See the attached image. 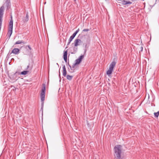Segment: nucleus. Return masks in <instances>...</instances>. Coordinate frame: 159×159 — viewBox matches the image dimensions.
<instances>
[{
	"label": "nucleus",
	"mask_w": 159,
	"mask_h": 159,
	"mask_svg": "<svg viewBox=\"0 0 159 159\" xmlns=\"http://www.w3.org/2000/svg\"><path fill=\"white\" fill-rule=\"evenodd\" d=\"M29 20V13L28 12H26L25 18L23 20L24 22H27Z\"/></svg>",
	"instance_id": "nucleus-13"
},
{
	"label": "nucleus",
	"mask_w": 159,
	"mask_h": 159,
	"mask_svg": "<svg viewBox=\"0 0 159 159\" xmlns=\"http://www.w3.org/2000/svg\"><path fill=\"white\" fill-rule=\"evenodd\" d=\"M45 84H43V88L42 89L41 92H45Z\"/></svg>",
	"instance_id": "nucleus-15"
},
{
	"label": "nucleus",
	"mask_w": 159,
	"mask_h": 159,
	"mask_svg": "<svg viewBox=\"0 0 159 159\" xmlns=\"http://www.w3.org/2000/svg\"><path fill=\"white\" fill-rule=\"evenodd\" d=\"M116 64V62L115 61H113L110 64L109 69L107 71V74L109 76L112 73Z\"/></svg>",
	"instance_id": "nucleus-1"
},
{
	"label": "nucleus",
	"mask_w": 159,
	"mask_h": 159,
	"mask_svg": "<svg viewBox=\"0 0 159 159\" xmlns=\"http://www.w3.org/2000/svg\"><path fill=\"white\" fill-rule=\"evenodd\" d=\"M76 34H74V33L72 35H71V36L72 37H73L74 38V37H75V36H76Z\"/></svg>",
	"instance_id": "nucleus-26"
},
{
	"label": "nucleus",
	"mask_w": 159,
	"mask_h": 159,
	"mask_svg": "<svg viewBox=\"0 0 159 159\" xmlns=\"http://www.w3.org/2000/svg\"><path fill=\"white\" fill-rule=\"evenodd\" d=\"M57 65L59 66V65H58V64L57 63Z\"/></svg>",
	"instance_id": "nucleus-35"
},
{
	"label": "nucleus",
	"mask_w": 159,
	"mask_h": 159,
	"mask_svg": "<svg viewBox=\"0 0 159 159\" xmlns=\"http://www.w3.org/2000/svg\"><path fill=\"white\" fill-rule=\"evenodd\" d=\"M89 30L88 29H84L83 30V32H87Z\"/></svg>",
	"instance_id": "nucleus-22"
},
{
	"label": "nucleus",
	"mask_w": 159,
	"mask_h": 159,
	"mask_svg": "<svg viewBox=\"0 0 159 159\" xmlns=\"http://www.w3.org/2000/svg\"><path fill=\"white\" fill-rule=\"evenodd\" d=\"M84 58V56L83 55L80 56L78 59H76L75 61V62L74 63L76 65L79 64L81 62L82 59Z\"/></svg>",
	"instance_id": "nucleus-3"
},
{
	"label": "nucleus",
	"mask_w": 159,
	"mask_h": 159,
	"mask_svg": "<svg viewBox=\"0 0 159 159\" xmlns=\"http://www.w3.org/2000/svg\"><path fill=\"white\" fill-rule=\"evenodd\" d=\"M159 111L157 112L154 113V115L156 117H158L159 116Z\"/></svg>",
	"instance_id": "nucleus-20"
},
{
	"label": "nucleus",
	"mask_w": 159,
	"mask_h": 159,
	"mask_svg": "<svg viewBox=\"0 0 159 159\" xmlns=\"http://www.w3.org/2000/svg\"><path fill=\"white\" fill-rule=\"evenodd\" d=\"M17 73V72H16V73L14 74L13 75H11L10 76H9V78L11 80H15V79L13 77V76H15V75Z\"/></svg>",
	"instance_id": "nucleus-16"
},
{
	"label": "nucleus",
	"mask_w": 159,
	"mask_h": 159,
	"mask_svg": "<svg viewBox=\"0 0 159 159\" xmlns=\"http://www.w3.org/2000/svg\"><path fill=\"white\" fill-rule=\"evenodd\" d=\"M20 51V49L19 48H15L12 50L11 53H13L15 55L18 54L19 53Z\"/></svg>",
	"instance_id": "nucleus-8"
},
{
	"label": "nucleus",
	"mask_w": 159,
	"mask_h": 159,
	"mask_svg": "<svg viewBox=\"0 0 159 159\" xmlns=\"http://www.w3.org/2000/svg\"><path fill=\"white\" fill-rule=\"evenodd\" d=\"M119 1L121 2H120L119 3H122L123 5H126L128 4H131L132 3V2L129 1H126L125 0H118Z\"/></svg>",
	"instance_id": "nucleus-5"
},
{
	"label": "nucleus",
	"mask_w": 159,
	"mask_h": 159,
	"mask_svg": "<svg viewBox=\"0 0 159 159\" xmlns=\"http://www.w3.org/2000/svg\"><path fill=\"white\" fill-rule=\"evenodd\" d=\"M73 77V76L70 75H67L66 76V78L67 80H70L72 79V78Z\"/></svg>",
	"instance_id": "nucleus-18"
},
{
	"label": "nucleus",
	"mask_w": 159,
	"mask_h": 159,
	"mask_svg": "<svg viewBox=\"0 0 159 159\" xmlns=\"http://www.w3.org/2000/svg\"><path fill=\"white\" fill-rule=\"evenodd\" d=\"M4 6H2L0 8V31L1 30L2 21V17L4 14Z\"/></svg>",
	"instance_id": "nucleus-2"
},
{
	"label": "nucleus",
	"mask_w": 159,
	"mask_h": 159,
	"mask_svg": "<svg viewBox=\"0 0 159 159\" xmlns=\"http://www.w3.org/2000/svg\"><path fill=\"white\" fill-rule=\"evenodd\" d=\"M84 45H85V48H86V47H87V44H84Z\"/></svg>",
	"instance_id": "nucleus-30"
},
{
	"label": "nucleus",
	"mask_w": 159,
	"mask_h": 159,
	"mask_svg": "<svg viewBox=\"0 0 159 159\" xmlns=\"http://www.w3.org/2000/svg\"><path fill=\"white\" fill-rule=\"evenodd\" d=\"M26 43V42L23 40H18L17 41L15 44H20L21 43L25 44Z\"/></svg>",
	"instance_id": "nucleus-12"
},
{
	"label": "nucleus",
	"mask_w": 159,
	"mask_h": 159,
	"mask_svg": "<svg viewBox=\"0 0 159 159\" xmlns=\"http://www.w3.org/2000/svg\"><path fill=\"white\" fill-rule=\"evenodd\" d=\"M79 29H78V30H77L74 33V34H75L76 35V34H77V33L79 32Z\"/></svg>",
	"instance_id": "nucleus-23"
},
{
	"label": "nucleus",
	"mask_w": 159,
	"mask_h": 159,
	"mask_svg": "<svg viewBox=\"0 0 159 159\" xmlns=\"http://www.w3.org/2000/svg\"><path fill=\"white\" fill-rule=\"evenodd\" d=\"M74 50H75V51H76L77 50V48H74Z\"/></svg>",
	"instance_id": "nucleus-29"
},
{
	"label": "nucleus",
	"mask_w": 159,
	"mask_h": 159,
	"mask_svg": "<svg viewBox=\"0 0 159 159\" xmlns=\"http://www.w3.org/2000/svg\"><path fill=\"white\" fill-rule=\"evenodd\" d=\"M29 72L28 70H26V71H23L21 72L20 74L22 75H25L27 74Z\"/></svg>",
	"instance_id": "nucleus-17"
},
{
	"label": "nucleus",
	"mask_w": 159,
	"mask_h": 159,
	"mask_svg": "<svg viewBox=\"0 0 159 159\" xmlns=\"http://www.w3.org/2000/svg\"><path fill=\"white\" fill-rule=\"evenodd\" d=\"M74 1H76V0H74Z\"/></svg>",
	"instance_id": "nucleus-38"
},
{
	"label": "nucleus",
	"mask_w": 159,
	"mask_h": 159,
	"mask_svg": "<svg viewBox=\"0 0 159 159\" xmlns=\"http://www.w3.org/2000/svg\"><path fill=\"white\" fill-rule=\"evenodd\" d=\"M29 65H28L27 66V69H28L29 68Z\"/></svg>",
	"instance_id": "nucleus-31"
},
{
	"label": "nucleus",
	"mask_w": 159,
	"mask_h": 159,
	"mask_svg": "<svg viewBox=\"0 0 159 159\" xmlns=\"http://www.w3.org/2000/svg\"><path fill=\"white\" fill-rule=\"evenodd\" d=\"M45 92H41V99L42 102H43L42 105L43 104V101L45 100Z\"/></svg>",
	"instance_id": "nucleus-7"
},
{
	"label": "nucleus",
	"mask_w": 159,
	"mask_h": 159,
	"mask_svg": "<svg viewBox=\"0 0 159 159\" xmlns=\"http://www.w3.org/2000/svg\"><path fill=\"white\" fill-rule=\"evenodd\" d=\"M67 51L64 52L63 54V58L65 62L66 63L67 62Z\"/></svg>",
	"instance_id": "nucleus-9"
},
{
	"label": "nucleus",
	"mask_w": 159,
	"mask_h": 159,
	"mask_svg": "<svg viewBox=\"0 0 159 159\" xmlns=\"http://www.w3.org/2000/svg\"><path fill=\"white\" fill-rule=\"evenodd\" d=\"M71 41H69L68 43H67V45H69Z\"/></svg>",
	"instance_id": "nucleus-28"
},
{
	"label": "nucleus",
	"mask_w": 159,
	"mask_h": 159,
	"mask_svg": "<svg viewBox=\"0 0 159 159\" xmlns=\"http://www.w3.org/2000/svg\"><path fill=\"white\" fill-rule=\"evenodd\" d=\"M89 41H88V43H89Z\"/></svg>",
	"instance_id": "nucleus-36"
},
{
	"label": "nucleus",
	"mask_w": 159,
	"mask_h": 159,
	"mask_svg": "<svg viewBox=\"0 0 159 159\" xmlns=\"http://www.w3.org/2000/svg\"><path fill=\"white\" fill-rule=\"evenodd\" d=\"M141 48H142V49H143V47H141Z\"/></svg>",
	"instance_id": "nucleus-34"
},
{
	"label": "nucleus",
	"mask_w": 159,
	"mask_h": 159,
	"mask_svg": "<svg viewBox=\"0 0 159 159\" xmlns=\"http://www.w3.org/2000/svg\"><path fill=\"white\" fill-rule=\"evenodd\" d=\"M74 38L72 37L71 36L70 37L69 39V41H71Z\"/></svg>",
	"instance_id": "nucleus-21"
},
{
	"label": "nucleus",
	"mask_w": 159,
	"mask_h": 159,
	"mask_svg": "<svg viewBox=\"0 0 159 159\" xmlns=\"http://www.w3.org/2000/svg\"><path fill=\"white\" fill-rule=\"evenodd\" d=\"M13 20L12 19V16L11 15L10 20L9 22V26H13Z\"/></svg>",
	"instance_id": "nucleus-11"
},
{
	"label": "nucleus",
	"mask_w": 159,
	"mask_h": 159,
	"mask_svg": "<svg viewBox=\"0 0 159 159\" xmlns=\"http://www.w3.org/2000/svg\"><path fill=\"white\" fill-rule=\"evenodd\" d=\"M79 29H78V30H77L74 33V34H75L76 35V34H77V33L79 32Z\"/></svg>",
	"instance_id": "nucleus-24"
},
{
	"label": "nucleus",
	"mask_w": 159,
	"mask_h": 159,
	"mask_svg": "<svg viewBox=\"0 0 159 159\" xmlns=\"http://www.w3.org/2000/svg\"><path fill=\"white\" fill-rule=\"evenodd\" d=\"M82 42L81 40L79 39H76L74 41V45L75 47H77Z\"/></svg>",
	"instance_id": "nucleus-6"
},
{
	"label": "nucleus",
	"mask_w": 159,
	"mask_h": 159,
	"mask_svg": "<svg viewBox=\"0 0 159 159\" xmlns=\"http://www.w3.org/2000/svg\"><path fill=\"white\" fill-rule=\"evenodd\" d=\"M31 69H32V68H31L30 69V70H31Z\"/></svg>",
	"instance_id": "nucleus-37"
},
{
	"label": "nucleus",
	"mask_w": 159,
	"mask_h": 159,
	"mask_svg": "<svg viewBox=\"0 0 159 159\" xmlns=\"http://www.w3.org/2000/svg\"><path fill=\"white\" fill-rule=\"evenodd\" d=\"M27 47L30 50H31V47H30V45H28Z\"/></svg>",
	"instance_id": "nucleus-27"
},
{
	"label": "nucleus",
	"mask_w": 159,
	"mask_h": 159,
	"mask_svg": "<svg viewBox=\"0 0 159 159\" xmlns=\"http://www.w3.org/2000/svg\"><path fill=\"white\" fill-rule=\"evenodd\" d=\"M13 26H9L8 31L7 35L8 37L10 38L12 32Z\"/></svg>",
	"instance_id": "nucleus-4"
},
{
	"label": "nucleus",
	"mask_w": 159,
	"mask_h": 159,
	"mask_svg": "<svg viewBox=\"0 0 159 159\" xmlns=\"http://www.w3.org/2000/svg\"><path fill=\"white\" fill-rule=\"evenodd\" d=\"M76 34H74V33L72 35H71V36L72 37H73L74 38V37H75V36H76Z\"/></svg>",
	"instance_id": "nucleus-25"
},
{
	"label": "nucleus",
	"mask_w": 159,
	"mask_h": 159,
	"mask_svg": "<svg viewBox=\"0 0 159 159\" xmlns=\"http://www.w3.org/2000/svg\"><path fill=\"white\" fill-rule=\"evenodd\" d=\"M59 76H60V71H59Z\"/></svg>",
	"instance_id": "nucleus-33"
},
{
	"label": "nucleus",
	"mask_w": 159,
	"mask_h": 159,
	"mask_svg": "<svg viewBox=\"0 0 159 159\" xmlns=\"http://www.w3.org/2000/svg\"><path fill=\"white\" fill-rule=\"evenodd\" d=\"M10 2L9 1L7 0L6 1L5 4H6V6L7 7V8L9 7V4Z\"/></svg>",
	"instance_id": "nucleus-19"
},
{
	"label": "nucleus",
	"mask_w": 159,
	"mask_h": 159,
	"mask_svg": "<svg viewBox=\"0 0 159 159\" xmlns=\"http://www.w3.org/2000/svg\"><path fill=\"white\" fill-rule=\"evenodd\" d=\"M68 64L69 65V66L70 67V69L71 70H73L74 69L75 67V66L76 65V64H75V63H74L73 64L72 66H71L69 64V63H68Z\"/></svg>",
	"instance_id": "nucleus-14"
},
{
	"label": "nucleus",
	"mask_w": 159,
	"mask_h": 159,
	"mask_svg": "<svg viewBox=\"0 0 159 159\" xmlns=\"http://www.w3.org/2000/svg\"><path fill=\"white\" fill-rule=\"evenodd\" d=\"M86 51H87V50L86 49H85V50H84V53H85V52H86Z\"/></svg>",
	"instance_id": "nucleus-32"
},
{
	"label": "nucleus",
	"mask_w": 159,
	"mask_h": 159,
	"mask_svg": "<svg viewBox=\"0 0 159 159\" xmlns=\"http://www.w3.org/2000/svg\"><path fill=\"white\" fill-rule=\"evenodd\" d=\"M63 72L62 73L63 75L64 76H65L66 75V70L65 66L64 65L63 67Z\"/></svg>",
	"instance_id": "nucleus-10"
}]
</instances>
